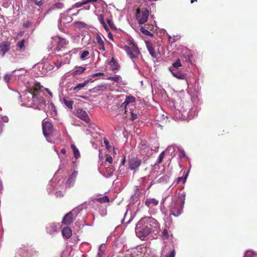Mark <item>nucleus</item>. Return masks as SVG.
<instances>
[{"mask_svg":"<svg viewBox=\"0 0 257 257\" xmlns=\"http://www.w3.org/2000/svg\"><path fill=\"white\" fill-rule=\"evenodd\" d=\"M90 8V7L88 6L87 8H86V9L89 10Z\"/></svg>","mask_w":257,"mask_h":257,"instance_id":"obj_63","label":"nucleus"},{"mask_svg":"<svg viewBox=\"0 0 257 257\" xmlns=\"http://www.w3.org/2000/svg\"><path fill=\"white\" fill-rule=\"evenodd\" d=\"M8 118L7 117H5L4 118V121L5 122H7V121H8Z\"/></svg>","mask_w":257,"mask_h":257,"instance_id":"obj_58","label":"nucleus"},{"mask_svg":"<svg viewBox=\"0 0 257 257\" xmlns=\"http://www.w3.org/2000/svg\"><path fill=\"white\" fill-rule=\"evenodd\" d=\"M102 26L106 31H108V28L105 23H104V24L102 25Z\"/></svg>","mask_w":257,"mask_h":257,"instance_id":"obj_49","label":"nucleus"},{"mask_svg":"<svg viewBox=\"0 0 257 257\" xmlns=\"http://www.w3.org/2000/svg\"><path fill=\"white\" fill-rule=\"evenodd\" d=\"M104 75V74L103 73L98 72V73H96L94 74L93 75H92V77H97L99 76H103Z\"/></svg>","mask_w":257,"mask_h":257,"instance_id":"obj_46","label":"nucleus"},{"mask_svg":"<svg viewBox=\"0 0 257 257\" xmlns=\"http://www.w3.org/2000/svg\"><path fill=\"white\" fill-rule=\"evenodd\" d=\"M71 147L73 151V154L75 157L77 159L80 157V153L79 150L77 149L74 145H71Z\"/></svg>","mask_w":257,"mask_h":257,"instance_id":"obj_30","label":"nucleus"},{"mask_svg":"<svg viewBox=\"0 0 257 257\" xmlns=\"http://www.w3.org/2000/svg\"><path fill=\"white\" fill-rule=\"evenodd\" d=\"M55 195L57 197H59V198H61L63 196V195L62 192L60 191H57L55 193Z\"/></svg>","mask_w":257,"mask_h":257,"instance_id":"obj_44","label":"nucleus"},{"mask_svg":"<svg viewBox=\"0 0 257 257\" xmlns=\"http://www.w3.org/2000/svg\"><path fill=\"white\" fill-rule=\"evenodd\" d=\"M42 87V86L40 83L36 82L33 86L29 87L28 90L31 96H33L34 95H39L41 91Z\"/></svg>","mask_w":257,"mask_h":257,"instance_id":"obj_10","label":"nucleus"},{"mask_svg":"<svg viewBox=\"0 0 257 257\" xmlns=\"http://www.w3.org/2000/svg\"><path fill=\"white\" fill-rule=\"evenodd\" d=\"M105 249L103 247V245L101 244L98 250L96 257H103L105 254Z\"/></svg>","mask_w":257,"mask_h":257,"instance_id":"obj_29","label":"nucleus"},{"mask_svg":"<svg viewBox=\"0 0 257 257\" xmlns=\"http://www.w3.org/2000/svg\"><path fill=\"white\" fill-rule=\"evenodd\" d=\"M49 108H50V109L54 111V112H56V108L54 105V104L52 102H51L49 104Z\"/></svg>","mask_w":257,"mask_h":257,"instance_id":"obj_42","label":"nucleus"},{"mask_svg":"<svg viewBox=\"0 0 257 257\" xmlns=\"http://www.w3.org/2000/svg\"><path fill=\"white\" fill-rule=\"evenodd\" d=\"M26 40L25 39H22L21 41L17 42L16 44V46L18 48V50L19 52H23L25 51L26 50V46H25V43H26Z\"/></svg>","mask_w":257,"mask_h":257,"instance_id":"obj_17","label":"nucleus"},{"mask_svg":"<svg viewBox=\"0 0 257 257\" xmlns=\"http://www.w3.org/2000/svg\"><path fill=\"white\" fill-rule=\"evenodd\" d=\"M61 153L63 154H65L66 153V150L65 149H62L61 150Z\"/></svg>","mask_w":257,"mask_h":257,"instance_id":"obj_53","label":"nucleus"},{"mask_svg":"<svg viewBox=\"0 0 257 257\" xmlns=\"http://www.w3.org/2000/svg\"><path fill=\"white\" fill-rule=\"evenodd\" d=\"M146 44L151 56L153 58H157L159 53L155 51L152 43L151 41H147L146 42Z\"/></svg>","mask_w":257,"mask_h":257,"instance_id":"obj_11","label":"nucleus"},{"mask_svg":"<svg viewBox=\"0 0 257 257\" xmlns=\"http://www.w3.org/2000/svg\"><path fill=\"white\" fill-rule=\"evenodd\" d=\"M77 213V209H74L72 211L67 213L63 217L62 221V224L69 225L73 221V215Z\"/></svg>","mask_w":257,"mask_h":257,"instance_id":"obj_7","label":"nucleus"},{"mask_svg":"<svg viewBox=\"0 0 257 257\" xmlns=\"http://www.w3.org/2000/svg\"><path fill=\"white\" fill-rule=\"evenodd\" d=\"M173 76L179 79H186V74L179 72H172Z\"/></svg>","mask_w":257,"mask_h":257,"instance_id":"obj_24","label":"nucleus"},{"mask_svg":"<svg viewBox=\"0 0 257 257\" xmlns=\"http://www.w3.org/2000/svg\"><path fill=\"white\" fill-rule=\"evenodd\" d=\"M72 21V18L68 15H63L61 16L60 19V22L61 25H65L67 23H70Z\"/></svg>","mask_w":257,"mask_h":257,"instance_id":"obj_19","label":"nucleus"},{"mask_svg":"<svg viewBox=\"0 0 257 257\" xmlns=\"http://www.w3.org/2000/svg\"><path fill=\"white\" fill-rule=\"evenodd\" d=\"M185 156V153L184 151H182V152H181V156Z\"/></svg>","mask_w":257,"mask_h":257,"instance_id":"obj_59","label":"nucleus"},{"mask_svg":"<svg viewBox=\"0 0 257 257\" xmlns=\"http://www.w3.org/2000/svg\"><path fill=\"white\" fill-rule=\"evenodd\" d=\"M108 64L110 66L111 70L112 71L118 70L120 68L119 64L117 62L115 59L112 57Z\"/></svg>","mask_w":257,"mask_h":257,"instance_id":"obj_13","label":"nucleus"},{"mask_svg":"<svg viewBox=\"0 0 257 257\" xmlns=\"http://www.w3.org/2000/svg\"><path fill=\"white\" fill-rule=\"evenodd\" d=\"M4 79L6 82H8L11 79V75L8 74L5 75Z\"/></svg>","mask_w":257,"mask_h":257,"instance_id":"obj_45","label":"nucleus"},{"mask_svg":"<svg viewBox=\"0 0 257 257\" xmlns=\"http://www.w3.org/2000/svg\"><path fill=\"white\" fill-rule=\"evenodd\" d=\"M96 40L97 44L99 45V49L102 51H105L104 42L101 39V37L98 35L96 38Z\"/></svg>","mask_w":257,"mask_h":257,"instance_id":"obj_22","label":"nucleus"},{"mask_svg":"<svg viewBox=\"0 0 257 257\" xmlns=\"http://www.w3.org/2000/svg\"><path fill=\"white\" fill-rule=\"evenodd\" d=\"M162 235L163 239H167L169 237L168 231L167 229H164L162 233Z\"/></svg>","mask_w":257,"mask_h":257,"instance_id":"obj_36","label":"nucleus"},{"mask_svg":"<svg viewBox=\"0 0 257 257\" xmlns=\"http://www.w3.org/2000/svg\"><path fill=\"white\" fill-rule=\"evenodd\" d=\"M142 160L138 158L133 157L128 160V167L131 170L136 172L141 166Z\"/></svg>","mask_w":257,"mask_h":257,"instance_id":"obj_8","label":"nucleus"},{"mask_svg":"<svg viewBox=\"0 0 257 257\" xmlns=\"http://www.w3.org/2000/svg\"><path fill=\"white\" fill-rule=\"evenodd\" d=\"M107 79L113 81L116 83H121L122 82V78L120 75H116L114 76H110L107 78Z\"/></svg>","mask_w":257,"mask_h":257,"instance_id":"obj_25","label":"nucleus"},{"mask_svg":"<svg viewBox=\"0 0 257 257\" xmlns=\"http://www.w3.org/2000/svg\"><path fill=\"white\" fill-rule=\"evenodd\" d=\"M42 130L43 133L45 137L51 136L54 132L52 124L48 121H45V120L42 121Z\"/></svg>","mask_w":257,"mask_h":257,"instance_id":"obj_6","label":"nucleus"},{"mask_svg":"<svg viewBox=\"0 0 257 257\" xmlns=\"http://www.w3.org/2000/svg\"><path fill=\"white\" fill-rule=\"evenodd\" d=\"M160 226L158 222L152 217L142 218L137 224L136 233L142 240H144L152 232H158Z\"/></svg>","mask_w":257,"mask_h":257,"instance_id":"obj_1","label":"nucleus"},{"mask_svg":"<svg viewBox=\"0 0 257 257\" xmlns=\"http://www.w3.org/2000/svg\"><path fill=\"white\" fill-rule=\"evenodd\" d=\"M45 90L48 92V93L50 95L51 97L53 96V93L51 91L49 90L48 88H46Z\"/></svg>","mask_w":257,"mask_h":257,"instance_id":"obj_47","label":"nucleus"},{"mask_svg":"<svg viewBox=\"0 0 257 257\" xmlns=\"http://www.w3.org/2000/svg\"><path fill=\"white\" fill-rule=\"evenodd\" d=\"M98 19L101 25L104 24V23H105L104 20V17L102 15H99L98 16Z\"/></svg>","mask_w":257,"mask_h":257,"instance_id":"obj_41","label":"nucleus"},{"mask_svg":"<svg viewBox=\"0 0 257 257\" xmlns=\"http://www.w3.org/2000/svg\"><path fill=\"white\" fill-rule=\"evenodd\" d=\"M130 221H131V219H129V220H128V221H127L125 223H126V224H128V223H129L130 222Z\"/></svg>","mask_w":257,"mask_h":257,"instance_id":"obj_61","label":"nucleus"},{"mask_svg":"<svg viewBox=\"0 0 257 257\" xmlns=\"http://www.w3.org/2000/svg\"><path fill=\"white\" fill-rule=\"evenodd\" d=\"M175 250L174 249H173L172 250H170V252L165 255V257H175Z\"/></svg>","mask_w":257,"mask_h":257,"instance_id":"obj_39","label":"nucleus"},{"mask_svg":"<svg viewBox=\"0 0 257 257\" xmlns=\"http://www.w3.org/2000/svg\"><path fill=\"white\" fill-rule=\"evenodd\" d=\"M63 102L65 105L69 108L70 109H72L73 108V104L74 103V101L71 100H68L67 98H63Z\"/></svg>","mask_w":257,"mask_h":257,"instance_id":"obj_26","label":"nucleus"},{"mask_svg":"<svg viewBox=\"0 0 257 257\" xmlns=\"http://www.w3.org/2000/svg\"><path fill=\"white\" fill-rule=\"evenodd\" d=\"M140 30L143 34H144V35H145L146 36H151V37L153 36V34L152 33H151L149 31L146 29L145 28H144L143 27L141 28Z\"/></svg>","mask_w":257,"mask_h":257,"instance_id":"obj_33","label":"nucleus"},{"mask_svg":"<svg viewBox=\"0 0 257 257\" xmlns=\"http://www.w3.org/2000/svg\"><path fill=\"white\" fill-rule=\"evenodd\" d=\"M36 4L38 5V6H40L42 5V2L41 1H39V2H36Z\"/></svg>","mask_w":257,"mask_h":257,"instance_id":"obj_55","label":"nucleus"},{"mask_svg":"<svg viewBox=\"0 0 257 257\" xmlns=\"http://www.w3.org/2000/svg\"><path fill=\"white\" fill-rule=\"evenodd\" d=\"M196 1H197V0H191V3H192H192H193L194 2H196Z\"/></svg>","mask_w":257,"mask_h":257,"instance_id":"obj_60","label":"nucleus"},{"mask_svg":"<svg viewBox=\"0 0 257 257\" xmlns=\"http://www.w3.org/2000/svg\"><path fill=\"white\" fill-rule=\"evenodd\" d=\"M124 50L128 56L132 59L138 58V56L140 54L138 47L133 42H131L129 46H124Z\"/></svg>","mask_w":257,"mask_h":257,"instance_id":"obj_4","label":"nucleus"},{"mask_svg":"<svg viewBox=\"0 0 257 257\" xmlns=\"http://www.w3.org/2000/svg\"><path fill=\"white\" fill-rule=\"evenodd\" d=\"M86 70V68L83 67H79L77 69L75 70L73 72V74L74 76L78 74H80L84 72V71Z\"/></svg>","mask_w":257,"mask_h":257,"instance_id":"obj_32","label":"nucleus"},{"mask_svg":"<svg viewBox=\"0 0 257 257\" xmlns=\"http://www.w3.org/2000/svg\"><path fill=\"white\" fill-rule=\"evenodd\" d=\"M105 161L108 162L109 164L112 163V158L111 156H107L105 159Z\"/></svg>","mask_w":257,"mask_h":257,"instance_id":"obj_43","label":"nucleus"},{"mask_svg":"<svg viewBox=\"0 0 257 257\" xmlns=\"http://www.w3.org/2000/svg\"><path fill=\"white\" fill-rule=\"evenodd\" d=\"M98 0H82V2H79L75 4L76 8H80L84 5H86L89 3L96 2Z\"/></svg>","mask_w":257,"mask_h":257,"instance_id":"obj_23","label":"nucleus"},{"mask_svg":"<svg viewBox=\"0 0 257 257\" xmlns=\"http://www.w3.org/2000/svg\"><path fill=\"white\" fill-rule=\"evenodd\" d=\"M125 163V156H124L121 162V164L122 165H124Z\"/></svg>","mask_w":257,"mask_h":257,"instance_id":"obj_52","label":"nucleus"},{"mask_svg":"<svg viewBox=\"0 0 257 257\" xmlns=\"http://www.w3.org/2000/svg\"><path fill=\"white\" fill-rule=\"evenodd\" d=\"M47 231L50 234H53L56 232L57 230V226L54 223H51L48 224L46 227Z\"/></svg>","mask_w":257,"mask_h":257,"instance_id":"obj_18","label":"nucleus"},{"mask_svg":"<svg viewBox=\"0 0 257 257\" xmlns=\"http://www.w3.org/2000/svg\"><path fill=\"white\" fill-rule=\"evenodd\" d=\"M173 66L174 68L177 69L179 68L180 67H181L182 64L180 62V60L179 59H177L176 61L173 64Z\"/></svg>","mask_w":257,"mask_h":257,"instance_id":"obj_38","label":"nucleus"},{"mask_svg":"<svg viewBox=\"0 0 257 257\" xmlns=\"http://www.w3.org/2000/svg\"><path fill=\"white\" fill-rule=\"evenodd\" d=\"M178 199L172 205L170 215L177 217L181 214L182 208L184 204L185 195L183 193L178 194Z\"/></svg>","mask_w":257,"mask_h":257,"instance_id":"obj_2","label":"nucleus"},{"mask_svg":"<svg viewBox=\"0 0 257 257\" xmlns=\"http://www.w3.org/2000/svg\"><path fill=\"white\" fill-rule=\"evenodd\" d=\"M89 55V52L88 51H84L81 54L80 58L82 60L85 59Z\"/></svg>","mask_w":257,"mask_h":257,"instance_id":"obj_37","label":"nucleus"},{"mask_svg":"<svg viewBox=\"0 0 257 257\" xmlns=\"http://www.w3.org/2000/svg\"><path fill=\"white\" fill-rule=\"evenodd\" d=\"M126 214H127V212H126L125 213V214H124V218H123V220H122V221H123V222H124V221H125V218H126Z\"/></svg>","mask_w":257,"mask_h":257,"instance_id":"obj_56","label":"nucleus"},{"mask_svg":"<svg viewBox=\"0 0 257 257\" xmlns=\"http://www.w3.org/2000/svg\"><path fill=\"white\" fill-rule=\"evenodd\" d=\"M149 16V11L147 9H144L142 11L137 10L136 18L139 24H143L148 21Z\"/></svg>","mask_w":257,"mask_h":257,"instance_id":"obj_5","label":"nucleus"},{"mask_svg":"<svg viewBox=\"0 0 257 257\" xmlns=\"http://www.w3.org/2000/svg\"><path fill=\"white\" fill-rule=\"evenodd\" d=\"M62 234L64 237L68 239L72 236V230L69 226H66L62 229Z\"/></svg>","mask_w":257,"mask_h":257,"instance_id":"obj_15","label":"nucleus"},{"mask_svg":"<svg viewBox=\"0 0 257 257\" xmlns=\"http://www.w3.org/2000/svg\"><path fill=\"white\" fill-rule=\"evenodd\" d=\"M135 100V97L133 96H126L125 101L121 104L120 107L125 109L127 104H128L130 103L134 102Z\"/></svg>","mask_w":257,"mask_h":257,"instance_id":"obj_14","label":"nucleus"},{"mask_svg":"<svg viewBox=\"0 0 257 257\" xmlns=\"http://www.w3.org/2000/svg\"><path fill=\"white\" fill-rule=\"evenodd\" d=\"M102 26L106 31H108V28L105 23H104V24L102 25Z\"/></svg>","mask_w":257,"mask_h":257,"instance_id":"obj_50","label":"nucleus"},{"mask_svg":"<svg viewBox=\"0 0 257 257\" xmlns=\"http://www.w3.org/2000/svg\"><path fill=\"white\" fill-rule=\"evenodd\" d=\"M75 115L86 123H89L90 121V119L87 112L82 108L77 109L76 111Z\"/></svg>","mask_w":257,"mask_h":257,"instance_id":"obj_9","label":"nucleus"},{"mask_svg":"<svg viewBox=\"0 0 257 257\" xmlns=\"http://www.w3.org/2000/svg\"><path fill=\"white\" fill-rule=\"evenodd\" d=\"M136 118V117H134V116H133V119H135Z\"/></svg>","mask_w":257,"mask_h":257,"instance_id":"obj_64","label":"nucleus"},{"mask_svg":"<svg viewBox=\"0 0 257 257\" xmlns=\"http://www.w3.org/2000/svg\"><path fill=\"white\" fill-rule=\"evenodd\" d=\"M91 80V79L86 80L82 83L78 84L75 87L73 88V90L74 92H77L82 89L83 87L85 86Z\"/></svg>","mask_w":257,"mask_h":257,"instance_id":"obj_20","label":"nucleus"},{"mask_svg":"<svg viewBox=\"0 0 257 257\" xmlns=\"http://www.w3.org/2000/svg\"><path fill=\"white\" fill-rule=\"evenodd\" d=\"M61 63L59 62V63H58V65H57V67L58 68H59V67L61 66Z\"/></svg>","mask_w":257,"mask_h":257,"instance_id":"obj_57","label":"nucleus"},{"mask_svg":"<svg viewBox=\"0 0 257 257\" xmlns=\"http://www.w3.org/2000/svg\"><path fill=\"white\" fill-rule=\"evenodd\" d=\"M107 23L108 24L110 28L112 30H114V31L116 30V28L115 26L113 21L111 19H107Z\"/></svg>","mask_w":257,"mask_h":257,"instance_id":"obj_34","label":"nucleus"},{"mask_svg":"<svg viewBox=\"0 0 257 257\" xmlns=\"http://www.w3.org/2000/svg\"><path fill=\"white\" fill-rule=\"evenodd\" d=\"M74 25L76 27H77L79 29L86 28L87 26L86 24H85L84 22H80V21L75 22Z\"/></svg>","mask_w":257,"mask_h":257,"instance_id":"obj_31","label":"nucleus"},{"mask_svg":"<svg viewBox=\"0 0 257 257\" xmlns=\"http://www.w3.org/2000/svg\"><path fill=\"white\" fill-rule=\"evenodd\" d=\"M96 200L100 203L109 202V199L107 196H104L103 197L98 198L96 199Z\"/></svg>","mask_w":257,"mask_h":257,"instance_id":"obj_28","label":"nucleus"},{"mask_svg":"<svg viewBox=\"0 0 257 257\" xmlns=\"http://www.w3.org/2000/svg\"><path fill=\"white\" fill-rule=\"evenodd\" d=\"M164 152H162L159 155V158H158V161H157V164H160L163 161V158L164 157Z\"/></svg>","mask_w":257,"mask_h":257,"instance_id":"obj_40","label":"nucleus"},{"mask_svg":"<svg viewBox=\"0 0 257 257\" xmlns=\"http://www.w3.org/2000/svg\"><path fill=\"white\" fill-rule=\"evenodd\" d=\"M109 35H111V36L112 37V35L110 33L108 34V38H110V37H109Z\"/></svg>","mask_w":257,"mask_h":257,"instance_id":"obj_62","label":"nucleus"},{"mask_svg":"<svg viewBox=\"0 0 257 257\" xmlns=\"http://www.w3.org/2000/svg\"><path fill=\"white\" fill-rule=\"evenodd\" d=\"M145 205L149 208H152L158 204L159 202L158 200L154 198H148L145 201Z\"/></svg>","mask_w":257,"mask_h":257,"instance_id":"obj_16","label":"nucleus"},{"mask_svg":"<svg viewBox=\"0 0 257 257\" xmlns=\"http://www.w3.org/2000/svg\"><path fill=\"white\" fill-rule=\"evenodd\" d=\"M63 5V4L62 3H58V4H56V7L59 8L62 7Z\"/></svg>","mask_w":257,"mask_h":257,"instance_id":"obj_48","label":"nucleus"},{"mask_svg":"<svg viewBox=\"0 0 257 257\" xmlns=\"http://www.w3.org/2000/svg\"><path fill=\"white\" fill-rule=\"evenodd\" d=\"M77 174L78 172L77 171H74L69 176V178L66 181V184L69 187H70L71 186H73V184H74Z\"/></svg>","mask_w":257,"mask_h":257,"instance_id":"obj_12","label":"nucleus"},{"mask_svg":"<svg viewBox=\"0 0 257 257\" xmlns=\"http://www.w3.org/2000/svg\"><path fill=\"white\" fill-rule=\"evenodd\" d=\"M9 46L6 44L2 43L0 44V53L3 56L9 50Z\"/></svg>","mask_w":257,"mask_h":257,"instance_id":"obj_21","label":"nucleus"},{"mask_svg":"<svg viewBox=\"0 0 257 257\" xmlns=\"http://www.w3.org/2000/svg\"><path fill=\"white\" fill-rule=\"evenodd\" d=\"M187 177V174H186L184 177H180L178 178L176 181V184H178L181 182H182L183 183H184L186 180Z\"/></svg>","mask_w":257,"mask_h":257,"instance_id":"obj_35","label":"nucleus"},{"mask_svg":"<svg viewBox=\"0 0 257 257\" xmlns=\"http://www.w3.org/2000/svg\"><path fill=\"white\" fill-rule=\"evenodd\" d=\"M106 89V85L105 84L104 85H99L92 89L93 92H97L98 91H103Z\"/></svg>","mask_w":257,"mask_h":257,"instance_id":"obj_27","label":"nucleus"},{"mask_svg":"<svg viewBox=\"0 0 257 257\" xmlns=\"http://www.w3.org/2000/svg\"><path fill=\"white\" fill-rule=\"evenodd\" d=\"M104 143L106 147H108V146L109 145V142L106 139L104 140Z\"/></svg>","mask_w":257,"mask_h":257,"instance_id":"obj_51","label":"nucleus"},{"mask_svg":"<svg viewBox=\"0 0 257 257\" xmlns=\"http://www.w3.org/2000/svg\"><path fill=\"white\" fill-rule=\"evenodd\" d=\"M27 104L35 109H41L46 106V103L43 97L34 95L32 96L31 99L28 100Z\"/></svg>","mask_w":257,"mask_h":257,"instance_id":"obj_3","label":"nucleus"},{"mask_svg":"<svg viewBox=\"0 0 257 257\" xmlns=\"http://www.w3.org/2000/svg\"><path fill=\"white\" fill-rule=\"evenodd\" d=\"M247 257H257V255L256 254H252L251 256H250V254H247L246 255Z\"/></svg>","mask_w":257,"mask_h":257,"instance_id":"obj_54","label":"nucleus"}]
</instances>
